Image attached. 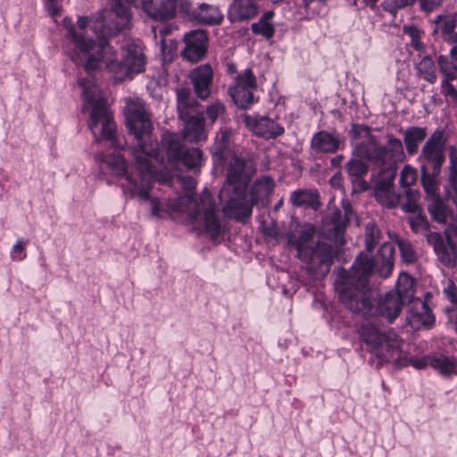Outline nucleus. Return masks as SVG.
<instances>
[{
  "label": "nucleus",
  "mask_w": 457,
  "mask_h": 457,
  "mask_svg": "<svg viewBox=\"0 0 457 457\" xmlns=\"http://www.w3.org/2000/svg\"><path fill=\"white\" fill-rule=\"evenodd\" d=\"M63 23L74 46L71 58L77 65L83 66L87 73L105 68L113 74L116 81H123L145 71L146 57L139 41L128 40L121 48L122 60L118 62L114 50L109 44L96 45L87 29L84 33L76 32L67 18Z\"/></svg>",
  "instance_id": "nucleus-1"
},
{
  "label": "nucleus",
  "mask_w": 457,
  "mask_h": 457,
  "mask_svg": "<svg viewBox=\"0 0 457 457\" xmlns=\"http://www.w3.org/2000/svg\"><path fill=\"white\" fill-rule=\"evenodd\" d=\"M253 170L246 162L230 154L227 166V179L220 192V199L224 204V214L229 218L245 221L252 214L253 206L270 197L274 189V181L270 177H262L254 181L251 189L250 200L246 189Z\"/></svg>",
  "instance_id": "nucleus-2"
},
{
  "label": "nucleus",
  "mask_w": 457,
  "mask_h": 457,
  "mask_svg": "<svg viewBox=\"0 0 457 457\" xmlns=\"http://www.w3.org/2000/svg\"><path fill=\"white\" fill-rule=\"evenodd\" d=\"M395 249L391 243H384L376 256L375 264L368 256H358L350 272L344 271L339 287V298L353 312L364 317L372 315L370 297L368 293L369 277L376 265L382 278H387L395 264Z\"/></svg>",
  "instance_id": "nucleus-3"
},
{
  "label": "nucleus",
  "mask_w": 457,
  "mask_h": 457,
  "mask_svg": "<svg viewBox=\"0 0 457 457\" xmlns=\"http://www.w3.org/2000/svg\"><path fill=\"white\" fill-rule=\"evenodd\" d=\"M125 123L137 139V145L129 147V154L141 171L153 172V162L159 156V145L152 136L151 113L141 99H129L125 109Z\"/></svg>",
  "instance_id": "nucleus-4"
},
{
  "label": "nucleus",
  "mask_w": 457,
  "mask_h": 457,
  "mask_svg": "<svg viewBox=\"0 0 457 457\" xmlns=\"http://www.w3.org/2000/svg\"><path fill=\"white\" fill-rule=\"evenodd\" d=\"M78 83L82 88L83 111L89 113L88 128L95 140H108L113 147L122 149L125 142L115 136L116 124L98 86L90 79L79 78Z\"/></svg>",
  "instance_id": "nucleus-5"
},
{
  "label": "nucleus",
  "mask_w": 457,
  "mask_h": 457,
  "mask_svg": "<svg viewBox=\"0 0 457 457\" xmlns=\"http://www.w3.org/2000/svg\"><path fill=\"white\" fill-rule=\"evenodd\" d=\"M287 241L296 249L297 257L307 265L310 272L321 265H330L336 256L332 244L316 238V230L310 224L291 223Z\"/></svg>",
  "instance_id": "nucleus-6"
},
{
  "label": "nucleus",
  "mask_w": 457,
  "mask_h": 457,
  "mask_svg": "<svg viewBox=\"0 0 457 457\" xmlns=\"http://www.w3.org/2000/svg\"><path fill=\"white\" fill-rule=\"evenodd\" d=\"M170 206L175 212L187 213L194 226L203 227L212 238L220 234L221 226L216 216V204L207 188L198 198L187 193L174 199Z\"/></svg>",
  "instance_id": "nucleus-7"
},
{
  "label": "nucleus",
  "mask_w": 457,
  "mask_h": 457,
  "mask_svg": "<svg viewBox=\"0 0 457 457\" xmlns=\"http://www.w3.org/2000/svg\"><path fill=\"white\" fill-rule=\"evenodd\" d=\"M386 138L385 145L375 139H370L366 144L361 143L356 147V155L367 159L378 168L381 177L395 178L397 165L405 158L403 145L402 141L393 135H387Z\"/></svg>",
  "instance_id": "nucleus-8"
},
{
  "label": "nucleus",
  "mask_w": 457,
  "mask_h": 457,
  "mask_svg": "<svg viewBox=\"0 0 457 457\" xmlns=\"http://www.w3.org/2000/svg\"><path fill=\"white\" fill-rule=\"evenodd\" d=\"M96 160L100 163L101 169L115 177H124L125 182L122 183V189L126 195L131 197H139L140 199L148 198L149 181L147 176L154 174V164L153 163V172L138 171V178L134 176L131 171H129L127 162L123 156L120 154H97ZM134 165H136L134 163ZM137 167V166H135Z\"/></svg>",
  "instance_id": "nucleus-9"
},
{
  "label": "nucleus",
  "mask_w": 457,
  "mask_h": 457,
  "mask_svg": "<svg viewBox=\"0 0 457 457\" xmlns=\"http://www.w3.org/2000/svg\"><path fill=\"white\" fill-rule=\"evenodd\" d=\"M131 2L132 0H112L110 10L98 12V17L95 21H91L92 29L97 40L93 39L96 45L108 44L106 37L115 35L129 26Z\"/></svg>",
  "instance_id": "nucleus-10"
},
{
  "label": "nucleus",
  "mask_w": 457,
  "mask_h": 457,
  "mask_svg": "<svg viewBox=\"0 0 457 457\" xmlns=\"http://www.w3.org/2000/svg\"><path fill=\"white\" fill-rule=\"evenodd\" d=\"M361 339L381 362L400 358L402 341L393 331H383L370 320H366L359 330Z\"/></svg>",
  "instance_id": "nucleus-11"
},
{
  "label": "nucleus",
  "mask_w": 457,
  "mask_h": 457,
  "mask_svg": "<svg viewBox=\"0 0 457 457\" xmlns=\"http://www.w3.org/2000/svg\"><path fill=\"white\" fill-rule=\"evenodd\" d=\"M199 107L189 88L177 89V110L179 119L185 121L184 138L191 143L207 138L204 119Z\"/></svg>",
  "instance_id": "nucleus-12"
},
{
  "label": "nucleus",
  "mask_w": 457,
  "mask_h": 457,
  "mask_svg": "<svg viewBox=\"0 0 457 457\" xmlns=\"http://www.w3.org/2000/svg\"><path fill=\"white\" fill-rule=\"evenodd\" d=\"M419 161L421 163L420 167H426L427 170H431L434 174L440 173L445 162V143L441 131H435L426 141L419 156Z\"/></svg>",
  "instance_id": "nucleus-13"
},
{
  "label": "nucleus",
  "mask_w": 457,
  "mask_h": 457,
  "mask_svg": "<svg viewBox=\"0 0 457 457\" xmlns=\"http://www.w3.org/2000/svg\"><path fill=\"white\" fill-rule=\"evenodd\" d=\"M427 242L433 247L437 260L445 267L452 268L457 262V249L454 242L447 236L446 239L438 232L426 235Z\"/></svg>",
  "instance_id": "nucleus-14"
},
{
  "label": "nucleus",
  "mask_w": 457,
  "mask_h": 457,
  "mask_svg": "<svg viewBox=\"0 0 457 457\" xmlns=\"http://www.w3.org/2000/svg\"><path fill=\"white\" fill-rule=\"evenodd\" d=\"M184 42L182 55L187 61L197 62L206 54L208 37L204 29H195L186 33Z\"/></svg>",
  "instance_id": "nucleus-15"
},
{
  "label": "nucleus",
  "mask_w": 457,
  "mask_h": 457,
  "mask_svg": "<svg viewBox=\"0 0 457 457\" xmlns=\"http://www.w3.org/2000/svg\"><path fill=\"white\" fill-rule=\"evenodd\" d=\"M243 121L255 135L266 139L275 138L284 133V128L281 125L266 116L245 115L243 116Z\"/></svg>",
  "instance_id": "nucleus-16"
},
{
  "label": "nucleus",
  "mask_w": 457,
  "mask_h": 457,
  "mask_svg": "<svg viewBox=\"0 0 457 457\" xmlns=\"http://www.w3.org/2000/svg\"><path fill=\"white\" fill-rule=\"evenodd\" d=\"M142 8L154 21H169L175 17L177 0H141Z\"/></svg>",
  "instance_id": "nucleus-17"
},
{
  "label": "nucleus",
  "mask_w": 457,
  "mask_h": 457,
  "mask_svg": "<svg viewBox=\"0 0 457 457\" xmlns=\"http://www.w3.org/2000/svg\"><path fill=\"white\" fill-rule=\"evenodd\" d=\"M212 78L213 71L209 64L201 65L190 72L189 79L198 98L206 100L210 96Z\"/></svg>",
  "instance_id": "nucleus-18"
},
{
  "label": "nucleus",
  "mask_w": 457,
  "mask_h": 457,
  "mask_svg": "<svg viewBox=\"0 0 457 457\" xmlns=\"http://www.w3.org/2000/svg\"><path fill=\"white\" fill-rule=\"evenodd\" d=\"M394 180L395 178L383 176L375 184V197L377 201L381 205L389 209L397 206L401 201V195L395 190Z\"/></svg>",
  "instance_id": "nucleus-19"
},
{
  "label": "nucleus",
  "mask_w": 457,
  "mask_h": 457,
  "mask_svg": "<svg viewBox=\"0 0 457 457\" xmlns=\"http://www.w3.org/2000/svg\"><path fill=\"white\" fill-rule=\"evenodd\" d=\"M258 13V4L253 0H233L228 11L230 22H241L254 18Z\"/></svg>",
  "instance_id": "nucleus-20"
},
{
  "label": "nucleus",
  "mask_w": 457,
  "mask_h": 457,
  "mask_svg": "<svg viewBox=\"0 0 457 457\" xmlns=\"http://www.w3.org/2000/svg\"><path fill=\"white\" fill-rule=\"evenodd\" d=\"M404 303H405L400 299L399 295L391 291L386 294L378 303L375 313L386 318L387 321L391 323L400 314Z\"/></svg>",
  "instance_id": "nucleus-21"
},
{
  "label": "nucleus",
  "mask_w": 457,
  "mask_h": 457,
  "mask_svg": "<svg viewBox=\"0 0 457 457\" xmlns=\"http://www.w3.org/2000/svg\"><path fill=\"white\" fill-rule=\"evenodd\" d=\"M411 303L407 319L412 328H420L421 326H430L434 323V315L425 302L416 299Z\"/></svg>",
  "instance_id": "nucleus-22"
},
{
  "label": "nucleus",
  "mask_w": 457,
  "mask_h": 457,
  "mask_svg": "<svg viewBox=\"0 0 457 457\" xmlns=\"http://www.w3.org/2000/svg\"><path fill=\"white\" fill-rule=\"evenodd\" d=\"M411 364L416 369H424L428 366L438 370L443 376H447L455 371L454 363L445 355H431L421 359H412Z\"/></svg>",
  "instance_id": "nucleus-23"
},
{
  "label": "nucleus",
  "mask_w": 457,
  "mask_h": 457,
  "mask_svg": "<svg viewBox=\"0 0 457 457\" xmlns=\"http://www.w3.org/2000/svg\"><path fill=\"white\" fill-rule=\"evenodd\" d=\"M190 16L191 19L198 23L209 26L219 25L224 19V15L219 6L205 3L194 9Z\"/></svg>",
  "instance_id": "nucleus-24"
},
{
  "label": "nucleus",
  "mask_w": 457,
  "mask_h": 457,
  "mask_svg": "<svg viewBox=\"0 0 457 457\" xmlns=\"http://www.w3.org/2000/svg\"><path fill=\"white\" fill-rule=\"evenodd\" d=\"M340 137L336 133L320 131L312 139V147L322 153H335L340 147Z\"/></svg>",
  "instance_id": "nucleus-25"
},
{
  "label": "nucleus",
  "mask_w": 457,
  "mask_h": 457,
  "mask_svg": "<svg viewBox=\"0 0 457 457\" xmlns=\"http://www.w3.org/2000/svg\"><path fill=\"white\" fill-rule=\"evenodd\" d=\"M427 135V129L422 127H409L403 131V142L409 155L418 153L419 145Z\"/></svg>",
  "instance_id": "nucleus-26"
},
{
  "label": "nucleus",
  "mask_w": 457,
  "mask_h": 457,
  "mask_svg": "<svg viewBox=\"0 0 457 457\" xmlns=\"http://www.w3.org/2000/svg\"><path fill=\"white\" fill-rule=\"evenodd\" d=\"M455 19L451 15H438L435 21L434 34L440 35L445 40L457 42V34L454 33Z\"/></svg>",
  "instance_id": "nucleus-27"
},
{
  "label": "nucleus",
  "mask_w": 457,
  "mask_h": 457,
  "mask_svg": "<svg viewBox=\"0 0 457 457\" xmlns=\"http://www.w3.org/2000/svg\"><path fill=\"white\" fill-rule=\"evenodd\" d=\"M394 293L399 295L400 299L405 303L413 302L415 299L413 298L414 281L412 278L406 273L400 274L396 284V291Z\"/></svg>",
  "instance_id": "nucleus-28"
},
{
  "label": "nucleus",
  "mask_w": 457,
  "mask_h": 457,
  "mask_svg": "<svg viewBox=\"0 0 457 457\" xmlns=\"http://www.w3.org/2000/svg\"><path fill=\"white\" fill-rule=\"evenodd\" d=\"M228 93L232 97L234 103L241 109L249 107L253 103V94L252 89L246 87H231Z\"/></svg>",
  "instance_id": "nucleus-29"
},
{
  "label": "nucleus",
  "mask_w": 457,
  "mask_h": 457,
  "mask_svg": "<svg viewBox=\"0 0 457 457\" xmlns=\"http://www.w3.org/2000/svg\"><path fill=\"white\" fill-rule=\"evenodd\" d=\"M421 170V184L424 188V191L427 195V199H431L436 196H439L438 190V182L436 180V177L439 174H434V171L427 170L426 167H420Z\"/></svg>",
  "instance_id": "nucleus-30"
},
{
  "label": "nucleus",
  "mask_w": 457,
  "mask_h": 457,
  "mask_svg": "<svg viewBox=\"0 0 457 457\" xmlns=\"http://www.w3.org/2000/svg\"><path fill=\"white\" fill-rule=\"evenodd\" d=\"M428 210L432 218L440 222H446L447 210L440 196L428 199Z\"/></svg>",
  "instance_id": "nucleus-31"
},
{
  "label": "nucleus",
  "mask_w": 457,
  "mask_h": 457,
  "mask_svg": "<svg viewBox=\"0 0 457 457\" xmlns=\"http://www.w3.org/2000/svg\"><path fill=\"white\" fill-rule=\"evenodd\" d=\"M318 199L316 191L312 190H297L291 194L290 200L295 206L313 205Z\"/></svg>",
  "instance_id": "nucleus-32"
},
{
  "label": "nucleus",
  "mask_w": 457,
  "mask_h": 457,
  "mask_svg": "<svg viewBox=\"0 0 457 457\" xmlns=\"http://www.w3.org/2000/svg\"><path fill=\"white\" fill-rule=\"evenodd\" d=\"M179 160H181L188 169L199 168L203 162V152L196 147L188 148L183 151Z\"/></svg>",
  "instance_id": "nucleus-33"
},
{
  "label": "nucleus",
  "mask_w": 457,
  "mask_h": 457,
  "mask_svg": "<svg viewBox=\"0 0 457 457\" xmlns=\"http://www.w3.org/2000/svg\"><path fill=\"white\" fill-rule=\"evenodd\" d=\"M395 242L398 245L401 258L403 262L413 263L417 261V252L410 241L402 237H396Z\"/></svg>",
  "instance_id": "nucleus-34"
},
{
  "label": "nucleus",
  "mask_w": 457,
  "mask_h": 457,
  "mask_svg": "<svg viewBox=\"0 0 457 457\" xmlns=\"http://www.w3.org/2000/svg\"><path fill=\"white\" fill-rule=\"evenodd\" d=\"M164 141L169 158L175 161L179 160L183 153L179 136L176 134L167 135Z\"/></svg>",
  "instance_id": "nucleus-35"
},
{
  "label": "nucleus",
  "mask_w": 457,
  "mask_h": 457,
  "mask_svg": "<svg viewBox=\"0 0 457 457\" xmlns=\"http://www.w3.org/2000/svg\"><path fill=\"white\" fill-rule=\"evenodd\" d=\"M350 136L352 139L355 141V147L361 143L366 144L370 139H374V137L370 136V128L364 125H353L350 130ZM353 154L356 155V148L353 150Z\"/></svg>",
  "instance_id": "nucleus-36"
},
{
  "label": "nucleus",
  "mask_w": 457,
  "mask_h": 457,
  "mask_svg": "<svg viewBox=\"0 0 457 457\" xmlns=\"http://www.w3.org/2000/svg\"><path fill=\"white\" fill-rule=\"evenodd\" d=\"M381 239V232L373 221L367 223L365 227V246L368 252H371Z\"/></svg>",
  "instance_id": "nucleus-37"
},
{
  "label": "nucleus",
  "mask_w": 457,
  "mask_h": 457,
  "mask_svg": "<svg viewBox=\"0 0 457 457\" xmlns=\"http://www.w3.org/2000/svg\"><path fill=\"white\" fill-rule=\"evenodd\" d=\"M345 169L350 179L364 177L369 170L368 165L363 161L354 157L346 162Z\"/></svg>",
  "instance_id": "nucleus-38"
},
{
  "label": "nucleus",
  "mask_w": 457,
  "mask_h": 457,
  "mask_svg": "<svg viewBox=\"0 0 457 457\" xmlns=\"http://www.w3.org/2000/svg\"><path fill=\"white\" fill-rule=\"evenodd\" d=\"M418 71L425 80L430 83L436 81V66L431 58L424 57L418 65Z\"/></svg>",
  "instance_id": "nucleus-39"
},
{
  "label": "nucleus",
  "mask_w": 457,
  "mask_h": 457,
  "mask_svg": "<svg viewBox=\"0 0 457 457\" xmlns=\"http://www.w3.org/2000/svg\"><path fill=\"white\" fill-rule=\"evenodd\" d=\"M408 221H409L411 229L414 233H416V234L421 233V234H424L425 236L429 233L428 232V229H429L428 221L427 218L420 213V212L412 213V215L409 217Z\"/></svg>",
  "instance_id": "nucleus-40"
},
{
  "label": "nucleus",
  "mask_w": 457,
  "mask_h": 457,
  "mask_svg": "<svg viewBox=\"0 0 457 457\" xmlns=\"http://www.w3.org/2000/svg\"><path fill=\"white\" fill-rule=\"evenodd\" d=\"M420 193L414 189H407L404 194L405 202L401 203L402 209L406 212L415 213L420 212L418 200Z\"/></svg>",
  "instance_id": "nucleus-41"
},
{
  "label": "nucleus",
  "mask_w": 457,
  "mask_h": 457,
  "mask_svg": "<svg viewBox=\"0 0 457 457\" xmlns=\"http://www.w3.org/2000/svg\"><path fill=\"white\" fill-rule=\"evenodd\" d=\"M437 63L444 79H457V65L453 64L448 57L440 55L437 59Z\"/></svg>",
  "instance_id": "nucleus-42"
},
{
  "label": "nucleus",
  "mask_w": 457,
  "mask_h": 457,
  "mask_svg": "<svg viewBox=\"0 0 457 457\" xmlns=\"http://www.w3.org/2000/svg\"><path fill=\"white\" fill-rule=\"evenodd\" d=\"M246 87V89H255L257 87L256 79L251 70L247 69L243 73L238 74L234 87Z\"/></svg>",
  "instance_id": "nucleus-43"
},
{
  "label": "nucleus",
  "mask_w": 457,
  "mask_h": 457,
  "mask_svg": "<svg viewBox=\"0 0 457 457\" xmlns=\"http://www.w3.org/2000/svg\"><path fill=\"white\" fill-rule=\"evenodd\" d=\"M252 31L254 34H259L266 38H270L275 33V29L270 22H266L259 20L258 22H254L251 25Z\"/></svg>",
  "instance_id": "nucleus-44"
},
{
  "label": "nucleus",
  "mask_w": 457,
  "mask_h": 457,
  "mask_svg": "<svg viewBox=\"0 0 457 457\" xmlns=\"http://www.w3.org/2000/svg\"><path fill=\"white\" fill-rule=\"evenodd\" d=\"M417 181V170L410 165H405L400 174V185L410 187Z\"/></svg>",
  "instance_id": "nucleus-45"
},
{
  "label": "nucleus",
  "mask_w": 457,
  "mask_h": 457,
  "mask_svg": "<svg viewBox=\"0 0 457 457\" xmlns=\"http://www.w3.org/2000/svg\"><path fill=\"white\" fill-rule=\"evenodd\" d=\"M161 50L162 53L163 60L165 62H170L176 53L177 44L172 39L162 38Z\"/></svg>",
  "instance_id": "nucleus-46"
},
{
  "label": "nucleus",
  "mask_w": 457,
  "mask_h": 457,
  "mask_svg": "<svg viewBox=\"0 0 457 457\" xmlns=\"http://www.w3.org/2000/svg\"><path fill=\"white\" fill-rule=\"evenodd\" d=\"M450 175L449 179L453 186L457 187V150L452 146L450 149Z\"/></svg>",
  "instance_id": "nucleus-47"
},
{
  "label": "nucleus",
  "mask_w": 457,
  "mask_h": 457,
  "mask_svg": "<svg viewBox=\"0 0 457 457\" xmlns=\"http://www.w3.org/2000/svg\"><path fill=\"white\" fill-rule=\"evenodd\" d=\"M148 181H149V189H148V193L150 192V189H151V181L152 179H157V173H156V170L154 169V174L153 176H147L146 177ZM140 201H149L150 202V204H151V212L153 215L154 216H158L161 212V205H160V203L159 201L156 199V198H151L150 197V195L148 194V198L147 199H140L139 197H137Z\"/></svg>",
  "instance_id": "nucleus-48"
},
{
  "label": "nucleus",
  "mask_w": 457,
  "mask_h": 457,
  "mask_svg": "<svg viewBox=\"0 0 457 457\" xmlns=\"http://www.w3.org/2000/svg\"><path fill=\"white\" fill-rule=\"evenodd\" d=\"M224 111V105L220 102H215L207 107L206 114L208 119H210L212 122H214L219 116L223 114Z\"/></svg>",
  "instance_id": "nucleus-49"
},
{
  "label": "nucleus",
  "mask_w": 457,
  "mask_h": 457,
  "mask_svg": "<svg viewBox=\"0 0 457 457\" xmlns=\"http://www.w3.org/2000/svg\"><path fill=\"white\" fill-rule=\"evenodd\" d=\"M232 135V131L230 129H221L218 135V143L219 145H220L219 146V149H220L221 151L223 149H226L228 146V144H229V138Z\"/></svg>",
  "instance_id": "nucleus-50"
},
{
  "label": "nucleus",
  "mask_w": 457,
  "mask_h": 457,
  "mask_svg": "<svg viewBox=\"0 0 457 457\" xmlns=\"http://www.w3.org/2000/svg\"><path fill=\"white\" fill-rule=\"evenodd\" d=\"M452 80L453 79H443L441 82V87L444 94L451 96L453 101L455 103L457 101V90L450 83Z\"/></svg>",
  "instance_id": "nucleus-51"
},
{
  "label": "nucleus",
  "mask_w": 457,
  "mask_h": 457,
  "mask_svg": "<svg viewBox=\"0 0 457 457\" xmlns=\"http://www.w3.org/2000/svg\"><path fill=\"white\" fill-rule=\"evenodd\" d=\"M25 246L22 245L21 241H18L12 246V259L22 261L26 258Z\"/></svg>",
  "instance_id": "nucleus-52"
},
{
  "label": "nucleus",
  "mask_w": 457,
  "mask_h": 457,
  "mask_svg": "<svg viewBox=\"0 0 457 457\" xmlns=\"http://www.w3.org/2000/svg\"><path fill=\"white\" fill-rule=\"evenodd\" d=\"M421 9L430 12L439 7L443 0H420Z\"/></svg>",
  "instance_id": "nucleus-53"
},
{
  "label": "nucleus",
  "mask_w": 457,
  "mask_h": 457,
  "mask_svg": "<svg viewBox=\"0 0 457 457\" xmlns=\"http://www.w3.org/2000/svg\"><path fill=\"white\" fill-rule=\"evenodd\" d=\"M351 181L353 186L354 192H363L369 188V184L363 179V177L353 178Z\"/></svg>",
  "instance_id": "nucleus-54"
},
{
  "label": "nucleus",
  "mask_w": 457,
  "mask_h": 457,
  "mask_svg": "<svg viewBox=\"0 0 457 457\" xmlns=\"http://www.w3.org/2000/svg\"><path fill=\"white\" fill-rule=\"evenodd\" d=\"M444 294L452 303H457V288L452 282L444 288Z\"/></svg>",
  "instance_id": "nucleus-55"
},
{
  "label": "nucleus",
  "mask_w": 457,
  "mask_h": 457,
  "mask_svg": "<svg viewBox=\"0 0 457 457\" xmlns=\"http://www.w3.org/2000/svg\"><path fill=\"white\" fill-rule=\"evenodd\" d=\"M98 17V13H96V15H94L93 17H91L90 20H88V18L87 17H80L79 20H78V26L79 28V29H86L87 28V26L89 27V29L94 33V29H92V22L91 21H95L96 18Z\"/></svg>",
  "instance_id": "nucleus-56"
},
{
  "label": "nucleus",
  "mask_w": 457,
  "mask_h": 457,
  "mask_svg": "<svg viewBox=\"0 0 457 457\" xmlns=\"http://www.w3.org/2000/svg\"><path fill=\"white\" fill-rule=\"evenodd\" d=\"M46 7L52 16H56L60 12V6L57 0H46Z\"/></svg>",
  "instance_id": "nucleus-57"
},
{
  "label": "nucleus",
  "mask_w": 457,
  "mask_h": 457,
  "mask_svg": "<svg viewBox=\"0 0 457 457\" xmlns=\"http://www.w3.org/2000/svg\"><path fill=\"white\" fill-rule=\"evenodd\" d=\"M343 177L340 171L337 172L330 179L329 184L335 188H342Z\"/></svg>",
  "instance_id": "nucleus-58"
},
{
  "label": "nucleus",
  "mask_w": 457,
  "mask_h": 457,
  "mask_svg": "<svg viewBox=\"0 0 457 457\" xmlns=\"http://www.w3.org/2000/svg\"><path fill=\"white\" fill-rule=\"evenodd\" d=\"M409 31H410L411 37H412V40H411L412 46L417 50L420 49L421 47V42L418 38L419 31L414 28L410 29Z\"/></svg>",
  "instance_id": "nucleus-59"
},
{
  "label": "nucleus",
  "mask_w": 457,
  "mask_h": 457,
  "mask_svg": "<svg viewBox=\"0 0 457 457\" xmlns=\"http://www.w3.org/2000/svg\"><path fill=\"white\" fill-rule=\"evenodd\" d=\"M392 1H393V9L391 10V12L395 9H400V8L411 5L415 2V0H392Z\"/></svg>",
  "instance_id": "nucleus-60"
},
{
  "label": "nucleus",
  "mask_w": 457,
  "mask_h": 457,
  "mask_svg": "<svg viewBox=\"0 0 457 457\" xmlns=\"http://www.w3.org/2000/svg\"><path fill=\"white\" fill-rule=\"evenodd\" d=\"M303 6L308 9L310 5L313 3L319 4H326L327 0H302Z\"/></svg>",
  "instance_id": "nucleus-61"
},
{
  "label": "nucleus",
  "mask_w": 457,
  "mask_h": 457,
  "mask_svg": "<svg viewBox=\"0 0 457 457\" xmlns=\"http://www.w3.org/2000/svg\"><path fill=\"white\" fill-rule=\"evenodd\" d=\"M274 16V12L272 11H267L265 12L262 17L260 18L261 21L270 22L271 19Z\"/></svg>",
  "instance_id": "nucleus-62"
},
{
  "label": "nucleus",
  "mask_w": 457,
  "mask_h": 457,
  "mask_svg": "<svg viewBox=\"0 0 457 457\" xmlns=\"http://www.w3.org/2000/svg\"><path fill=\"white\" fill-rule=\"evenodd\" d=\"M343 160L344 156L342 154L337 155L331 159V164L335 167H340Z\"/></svg>",
  "instance_id": "nucleus-63"
},
{
  "label": "nucleus",
  "mask_w": 457,
  "mask_h": 457,
  "mask_svg": "<svg viewBox=\"0 0 457 457\" xmlns=\"http://www.w3.org/2000/svg\"><path fill=\"white\" fill-rule=\"evenodd\" d=\"M450 54L452 56L453 59L456 60L457 61V47L454 46L453 47L451 50H450Z\"/></svg>",
  "instance_id": "nucleus-64"
}]
</instances>
